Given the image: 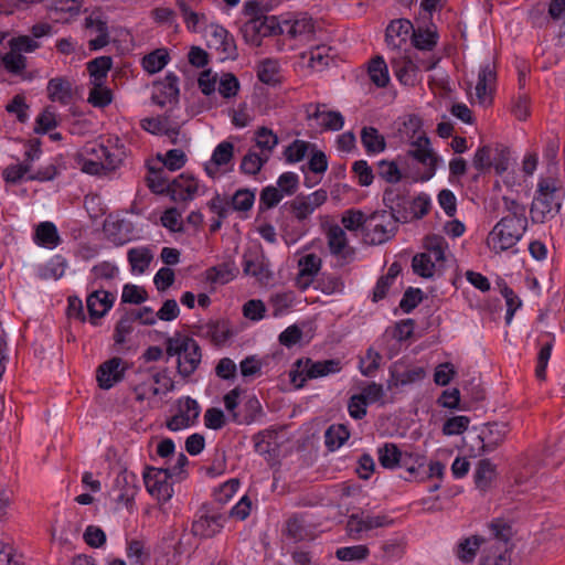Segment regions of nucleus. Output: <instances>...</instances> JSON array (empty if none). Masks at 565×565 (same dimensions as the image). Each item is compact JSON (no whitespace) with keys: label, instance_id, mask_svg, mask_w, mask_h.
Segmentation results:
<instances>
[{"label":"nucleus","instance_id":"f257e3e1","mask_svg":"<svg viewBox=\"0 0 565 565\" xmlns=\"http://www.w3.org/2000/svg\"><path fill=\"white\" fill-rule=\"evenodd\" d=\"M564 190L553 178H540L530 213L534 223L553 218L562 207Z\"/></svg>","mask_w":565,"mask_h":565},{"label":"nucleus","instance_id":"f03ea898","mask_svg":"<svg viewBox=\"0 0 565 565\" xmlns=\"http://www.w3.org/2000/svg\"><path fill=\"white\" fill-rule=\"evenodd\" d=\"M168 356H178L177 370L180 376H191L201 363V348L198 342L189 335L175 333L166 341Z\"/></svg>","mask_w":565,"mask_h":565},{"label":"nucleus","instance_id":"7ed1b4c3","mask_svg":"<svg viewBox=\"0 0 565 565\" xmlns=\"http://www.w3.org/2000/svg\"><path fill=\"white\" fill-rule=\"evenodd\" d=\"M342 369L341 361L338 359L312 361L311 359H299L295 362L294 369L289 373L291 383L296 388L303 387L308 380L328 376L339 373Z\"/></svg>","mask_w":565,"mask_h":565},{"label":"nucleus","instance_id":"20e7f679","mask_svg":"<svg viewBox=\"0 0 565 565\" xmlns=\"http://www.w3.org/2000/svg\"><path fill=\"white\" fill-rule=\"evenodd\" d=\"M527 230V225L518 221L501 218L490 231L487 245L495 254L513 249Z\"/></svg>","mask_w":565,"mask_h":565},{"label":"nucleus","instance_id":"39448f33","mask_svg":"<svg viewBox=\"0 0 565 565\" xmlns=\"http://www.w3.org/2000/svg\"><path fill=\"white\" fill-rule=\"evenodd\" d=\"M245 9L252 15L245 24V35H250L254 44L260 45L262 38L285 33V28L275 15L260 13L259 4L256 1L246 2Z\"/></svg>","mask_w":565,"mask_h":565},{"label":"nucleus","instance_id":"423d86ee","mask_svg":"<svg viewBox=\"0 0 565 565\" xmlns=\"http://www.w3.org/2000/svg\"><path fill=\"white\" fill-rule=\"evenodd\" d=\"M509 163L510 150L501 143L479 147L472 159L473 168L480 173L489 172L493 168L501 175L508 170Z\"/></svg>","mask_w":565,"mask_h":565},{"label":"nucleus","instance_id":"0eeeda50","mask_svg":"<svg viewBox=\"0 0 565 565\" xmlns=\"http://www.w3.org/2000/svg\"><path fill=\"white\" fill-rule=\"evenodd\" d=\"M391 66L397 79L404 84L412 86L415 84L417 78V72L420 70L430 71L433 70L438 60L430 57L427 61L418 57L414 58L406 52H395L390 58Z\"/></svg>","mask_w":565,"mask_h":565},{"label":"nucleus","instance_id":"6e6552de","mask_svg":"<svg viewBox=\"0 0 565 565\" xmlns=\"http://www.w3.org/2000/svg\"><path fill=\"white\" fill-rule=\"evenodd\" d=\"M491 531L494 543L489 553L482 558L481 565H510L511 558L509 552L512 548L511 527L500 520L491 523Z\"/></svg>","mask_w":565,"mask_h":565},{"label":"nucleus","instance_id":"1a4fd4ad","mask_svg":"<svg viewBox=\"0 0 565 565\" xmlns=\"http://www.w3.org/2000/svg\"><path fill=\"white\" fill-rule=\"evenodd\" d=\"M10 51L2 55V65L3 67L13 75L22 76L23 79L26 77L23 76L26 60L23 53H31L39 47V43L31 39L28 35H21L18 38H12L9 41Z\"/></svg>","mask_w":565,"mask_h":565},{"label":"nucleus","instance_id":"9d476101","mask_svg":"<svg viewBox=\"0 0 565 565\" xmlns=\"http://www.w3.org/2000/svg\"><path fill=\"white\" fill-rule=\"evenodd\" d=\"M397 223L395 216L387 211H375L369 215L367 225L364 232V238L369 244L380 245L391 239L396 231Z\"/></svg>","mask_w":565,"mask_h":565},{"label":"nucleus","instance_id":"9b49d317","mask_svg":"<svg viewBox=\"0 0 565 565\" xmlns=\"http://www.w3.org/2000/svg\"><path fill=\"white\" fill-rule=\"evenodd\" d=\"M173 472L169 468L146 467L143 481L147 491L158 502H168L173 495V487L170 481Z\"/></svg>","mask_w":565,"mask_h":565},{"label":"nucleus","instance_id":"f8f14e48","mask_svg":"<svg viewBox=\"0 0 565 565\" xmlns=\"http://www.w3.org/2000/svg\"><path fill=\"white\" fill-rule=\"evenodd\" d=\"M327 200V191L319 189L308 195H297L294 200L285 204V209H287L297 221L302 222L307 220L319 206L324 204Z\"/></svg>","mask_w":565,"mask_h":565},{"label":"nucleus","instance_id":"ddd939ff","mask_svg":"<svg viewBox=\"0 0 565 565\" xmlns=\"http://www.w3.org/2000/svg\"><path fill=\"white\" fill-rule=\"evenodd\" d=\"M201 413L199 403L190 396L181 397L177 402V413L167 422L171 431H179L195 424Z\"/></svg>","mask_w":565,"mask_h":565},{"label":"nucleus","instance_id":"4468645a","mask_svg":"<svg viewBox=\"0 0 565 565\" xmlns=\"http://www.w3.org/2000/svg\"><path fill=\"white\" fill-rule=\"evenodd\" d=\"M409 193L405 186H387L383 192V203L390 210L388 214L395 216L401 223H407V206Z\"/></svg>","mask_w":565,"mask_h":565},{"label":"nucleus","instance_id":"2eb2a0df","mask_svg":"<svg viewBox=\"0 0 565 565\" xmlns=\"http://www.w3.org/2000/svg\"><path fill=\"white\" fill-rule=\"evenodd\" d=\"M224 521V516L220 513L200 510L192 522L191 532L200 539H211L222 531Z\"/></svg>","mask_w":565,"mask_h":565},{"label":"nucleus","instance_id":"dca6fc26","mask_svg":"<svg viewBox=\"0 0 565 565\" xmlns=\"http://www.w3.org/2000/svg\"><path fill=\"white\" fill-rule=\"evenodd\" d=\"M497 72L494 64L490 61L480 65L478 81L476 85V98L482 106H489L492 103Z\"/></svg>","mask_w":565,"mask_h":565},{"label":"nucleus","instance_id":"f3484780","mask_svg":"<svg viewBox=\"0 0 565 565\" xmlns=\"http://www.w3.org/2000/svg\"><path fill=\"white\" fill-rule=\"evenodd\" d=\"M507 434L508 425L504 423L486 424L478 435L480 441L478 455L481 456L494 451L503 443Z\"/></svg>","mask_w":565,"mask_h":565},{"label":"nucleus","instance_id":"a211bd4d","mask_svg":"<svg viewBox=\"0 0 565 565\" xmlns=\"http://www.w3.org/2000/svg\"><path fill=\"white\" fill-rule=\"evenodd\" d=\"M414 31L413 24L407 19L392 21L386 28L385 42L388 49L395 53L401 52L406 45L411 32Z\"/></svg>","mask_w":565,"mask_h":565},{"label":"nucleus","instance_id":"6ab92c4d","mask_svg":"<svg viewBox=\"0 0 565 565\" xmlns=\"http://www.w3.org/2000/svg\"><path fill=\"white\" fill-rule=\"evenodd\" d=\"M309 119H316L326 130L338 131L344 125V118L341 113L335 110H327L324 104H309L306 107Z\"/></svg>","mask_w":565,"mask_h":565},{"label":"nucleus","instance_id":"aec40b11","mask_svg":"<svg viewBox=\"0 0 565 565\" xmlns=\"http://www.w3.org/2000/svg\"><path fill=\"white\" fill-rule=\"evenodd\" d=\"M201 185L199 181L190 174L182 173L171 181V200L190 201L200 194Z\"/></svg>","mask_w":565,"mask_h":565},{"label":"nucleus","instance_id":"412c9836","mask_svg":"<svg viewBox=\"0 0 565 565\" xmlns=\"http://www.w3.org/2000/svg\"><path fill=\"white\" fill-rule=\"evenodd\" d=\"M124 361L120 358H113L102 363L97 369V382L100 388L109 390L124 376Z\"/></svg>","mask_w":565,"mask_h":565},{"label":"nucleus","instance_id":"4be33fe9","mask_svg":"<svg viewBox=\"0 0 565 565\" xmlns=\"http://www.w3.org/2000/svg\"><path fill=\"white\" fill-rule=\"evenodd\" d=\"M409 154L427 168L428 172L426 179L434 175L436 171L437 157L430 148L429 139L426 136L420 135L412 142Z\"/></svg>","mask_w":565,"mask_h":565},{"label":"nucleus","instance_id":"5701e85b","mask_svg":"<svg viewBox=\"0 0 565 565\" xmlns=\"http://www.w3.org/2000/svg\"><path fill=\"white\" fill-rule=\"evenodd\" d=\"M85 153L89 159L103 161L108 171L117 169L122 163V152L120 150H110L104 142H89L85 147Z\"/></svg>","mask_w":565,"mask_h":565},{"label":"nucleus","instance_id":"b1692460","mask_svg":"<svg viewBox=\"0 0 565 565\" xmlns=\"http://www.w3.org/2000/svg\"><path fill=\"white\" fill-rule=\"evenodd\" d=\"M234 156V146L230 141H222L214 149L211 160L205 163V172L215 179L221 173V168L228 164Z\"/></svg>","mask_w":565,"mask_h":565},{"label":"nucleus","instance_id":"393cba45","mask_svg":"<svg viewBox=\"0 0 565 565\" xmlns=\"http://www.w3.org/2000/svg\"><path fill=\"white\" fill-rule=\"evenodd\" d=\"M114 299L113 294L105 290H95L88 295L86 307L93 324H96L95 320L105 316L111 308Z\"/></svg>","mask_w":565,"mask_h":565},{"label":"nucleus","instance_id":"a878e982","mask_svg":"<svg viewBox=\"0 0 565 565\" xmlns=\"http://www.w3.org/2000/svg\"><path fill=\"white\" fill-rule=\"evenodd\" d=\"M299 273L297 276V285L305 290L312 282L313 277L321 268V258L316 254H307L298 262Z\"/></svg>","mask_w":565,"mask_h":565},{"label":"nucleus","instance_id":"bb28decb","mask_svg":"<svg viewBox=\"0 0 565 565\" xmlns=\"http://www.w3.org/2000/svg\"><path fill=\"white\" fill-rule=\"evenodd\" d=\"M406 457L413 458L412 455L405 454L392 443H386L377 449V459L380 465L386 469H394L399 466H406Z\"/></svg>","mask_w":565,"mask_h":565},{"label":"nucleus","instance_id":"cd10ccee","mask_svg":"<svg viewBox=\"0 0 565 565\" xmlns=\"http://www.w3.org/2000/svg\"><path fill=\"white\" fill-rule=\"evenodd\" d=\"M47 96L52 102L68 105L73 99L72 83L64 77H55L47 83Z\"/></svg>","mask_w":565,"mask_h":565},{"label":"nucleus","instance_id":"c85d7f7f","mask_svg":"<svg viewBox=\"0 0 565 565\" xmlns=\"http://www.w3.org/2000/svg\"><path fill=\"white\" fill-rule=\"evenodd\" d=\"M35 244L39 246L53 249L61 243L57 228L52 222H41L34 232L33 237Z\"/></svg>","mask_w":565,"mask_h":565},{"label":"nucleus","instance_id":"c756f323","mask_svg":"<svg viewBox=\"0 0 565 565\" xmlns=\"http://www.w3.org/2000/svg\"><path fill=\"white\" fill-rule=\"evenodd\" d=\"M328 246L332 255L347 258L351 254L344 230L339 225H332L327 233Z\"/></svg>","mask_w":565,"mask_h":565},{"label":"nucleus","instance_id":"7c9ffc66","mask_svg":"<svg viewBox=\"0 0 565 565\" xmlns=\"http://www.w3.org/2000/svg\"><path fill=\"white\" fill-rule=\"evenodd\" d=\"M426 372L420 366L401 371L397 364L391 369V382L394 386H405L422 381Z\"/></svg>","mask_w":565,"mask_h":565},{"label":"nucleus","instance_id":"2f4dec72","mask_svg":"<svg viewBox=\"0 0 565 565\" xmlns=\"http://www.w3.org/2000/svg\"><path fill=\"white\" fill-rule=\"evenodd\" d=\"M426 252L423 254H430V259L436 262L438 269L443 268L446 262V252L448 244L440 235H429L425 238Z\"/></svg>","mask_w":565,"mask_h":565},{"label":"nucleus","instance_id":"473e14b6","mask_svg":"<svg viewBox=\"0 0 565 565\" xmlns=\"http://www.w3.org/2000/svg\"><path fill=\"white\" fill-rule=\"evenodd\" d=\"M258 79L267 85H277L281 82V70L279 62L273 58H266L259 62L257 66Z\"/></svg>","mask_w":565,"mask_h":565},{"label":"nucleus","instance_id":"72a5a7b5","mask_svg":"<svg viewBox=\"0 0 565 565\" xmlns=\"http://www.w3.org/2000/svg\"><path fill=\"white\" fill-rule=\"evenodd\" d=\"M281 25L285 28V33L294 39L311 34L315 29L312 19L307 14H300L292 21H284Z\"/></svg>","mask_w":565,"mask_h":565},{"label":"nucleus","instance_id":"f704fd0d","mask_svg":"<svg viewBox=\"0 0 565 565\" xmlns=\"http://www.w3.org/2000/svg\"><path fill=\"white\" fill-rule=\"evenodd\" d=\"M171 181L167 171L161 168L158 170L150 169L149 174L146 178L147 185L149 189L157 194L167 193L170 195Z\"/></svg>","mask_w":565,"mask_h":565},{"label":"nucleus","instance_id":"c9c22d12","mask_svg":"<svg viewBox=\"0 0 565 565\" xmlns=\"http://www.w3.org/2000/svg\"><path fill=\"white\" fill-rule=\"evenodd\" d=\"M149 377L154 382V384L158 385L149 387V391H151V396L167 394L174 390V382L170 376V371L167 367L152 370L149 374Z\"/></svg>","mask_w":565,"mask_h":565},{"label":"nucleus","instance_id":"e433bc0d","mask_svg":"<svg viewBox=\"0 0 565 565\" xmlns=\"http://www.w3.org/2000/svg\"><path fill=\"white\" fill-rule=\"evenodd\" d=\"M160 86L162 87L161 93L164 95L163 98H161L159 95H153L152 100L159 105L164 106L168 102H177L179 96V87H178V77L169 73L166 75L162 83H160Z\"/></svg>","mask_w":565,"mask_h":565},{"label":"nucleus","instance_id":"4c0bfd02","mask_svg":"<svg viewBox=\"0 0 565 565\" xmlns=\"http://www.w3.org/2000/svg\"><path fill=\"white\" fill-rule=\"evenodd\" d=\"M361 142L367 153H380L385 149V139L374 127H364L361 131Z\"/></svg>","mask_w":565,"mask_h":565},{"label":"nucleus","instance_id":"58836bf2","mask_svg":"<svg viewBox=\"0 0 565 565\" xmlns=\"http://www.w3.org/2000/svg\"><path fill=\"white\" fill-rule=\"evenodd\" d=\"M111 67V58L109 56H99L88 62L87 68L92 77L94 86H100Z\"/></svg>","mask_w":565,"mask_h":565},{"label":"nucleus","instance_id":"ea45409f","mask_svg":"<svg viewBox=\"0 0 565 565\" xmlns=\"http://www.w3.org/2000/svg\"><path fill=\"white\" fill-rule=\"evenodd\" d=\"M295 303V295L292 291H284L273 294L268 299L271 315L275 318L285 315Z\"/></svg>","mask_w":565,"mask_h":565},{"label":"nucleus","instance_id":"a19ab883","mask_svg":"<svg viewBox=\"0 0 565 565\" xmlns=\"http://www.w3.org/2000/svg\"><path fill=\"white\" fill-rule=\"evenodd\" d=\"M350 437V431L343 424L331 425L324 433V444L331 451L339 449Z\"/></svg>","mask_w":565,"mask_h":565},{"label":"nucleus","instance_id":"79ce46f5","mask_svg":"<svg viewBox=\"0 0 565 565\" xmlns=\"http://www.w3.org/2000/svg\"><path fill=\"white\" fill-rule=\"evenodd\" d=\"M255 143L260 149V154L269 160L273 150L278 145V137L273 130L260 127L255 132Z\"/></svg>","mask_w":565,"mask_h":565},{"label":"nucleus","instance_id":"37998d69","mask_svg":"<svg viewBox=\"0 0 565 565\" xmlns=\"http://www.w3.org/2000/svg\"><path fill=\"white\" fill-rule=\"evenodd\" d=\"M128 260L132 271L142 274L150 265L153 255L148 247H137L128 250Z\"/></svg>","mask_w":565,"mask_h":565},{"label":"nucleus","instance_id":"c03bdc74","mask_svg":"<svg viewBox=\"0 0 565 565\" xmlns=\"http://www.w3.org/2000/svg\"><path fill=\"white\" fill-rule=\"evenodd\" d=\"M495 466L489 459L480 460L475 471L477 488L486 490L495 478Z\"/></svg>","mask_w":565,"mask_h":565},{"label":"nucleus","instance_id":"a18cd8bd","mask_svg":"<svg viewBox=\"0 0 565 565\" xmlns=\"http://www.w3.org/2000/svg\"><path fill=\"white\" fill-rule=\"evenodd\" d=\"M369 75L377 87H385L390 82L388 68L382 56L374 57L369 66Z\"/></svg>","mask_w":565,"mask_h":565},{"label":"nucleus","instance_id":"49530a36","mask_svg":"<svg viewBox=\"0 0 565 565\" xmlns=\"http://www.w3.org/2000/svg\"><path fill=\"white\" fill-rule=\"evenodd\" d=\"M277 433L275 430H263L253 437L254 449L259 455H271L275 451Z\"/></svg>","mask_w":565,"mask_h":565},{"label":"nucleus","instance_id":"de8ad7c7","mask_svg":"<svg viewBox=\"0 0 565 565\" xmlns=\"http://www.w3.org/2000/svg\"><path fill=\"white\" fill-rule=\"evenodd\" d=\"M315 146L308 141L296 139L284 151V156L288 163L300 162L308 154L309 150H313Z\"/></svg>","mask_w":565,"mask_h":565},{"label":"nucleus","instance_id":"09e8293b","mask_svg":"<svg viewBox=\"0 0 565 565\" xmlns=\"http://www.w3.org/2000/svg\"><path fill=\"white\" fill-rule=\"evenodd\" d=\"M169 61V54L166 50H156L142 58V67L149 74L160 72Z\"/></svg>","mask_w":565,"mask_h":565},{"label":"nucleus","instance_id":"8fccbe9b","mask_svg":"<svg viewBox=\"0 0 565 565\" xmlns=\"http://www.w3.org/2000/svg\"><path fill=\"white\" fill-rule=\"evenodd\" d=\"M412 268L414 273L424 278L434 276L435 270L438 269L436 262L430 259V254H416L412 259Z\"/></svg>","mask_w":565,"mask_h":565},{"label":"nucleus","instance_id":"3c124183","mask_svg":"<svg viewBox=\"0 0 565 565\" xmlns=\"http://www.w3.org/2000/svg\"><path fill=\"white\" fill-rule=\"evenodd\" d=\"M196 335L210 339L215 344L223 343L228 337L224 327L215 321L198 327Z\"/></svg>","mask_w":565,"mask_h":565},{"label":"nucleus","instance_id":"603ef678","mask_svg":"<svg viewBox=\"0 0 565 565\" xmlns=\"http://www.w3.org/2000/svg\"><path fill=\"white\" fill-rule=\"evenodd\" d=\"M437 33L429 29L418 28L412 34L414 46L420 51H431L437 44Z\"/></svg>","mask_w":565,"mask_h":565},{"label":"nucleus","instance_id":"864d4df0","mask_svg":"<svg viewBox=\"0 0 565 565\" xmlns=\"http://www.w3.org/2000/svg\"><path fill=\"white\" fill-rule=\"evenodd\" d=\"M367 220L369 215H365L362 211L350 209L343 213L341 222L343 227L348 231L362 230L364 233Z\"/></svg>","mask_w":565,"mask_h":565},{"label":"nucleus","instance_id":"5fc2aeb1","mask_svg":"<svg viewBox=\"0 0 565 565\" xmlns=\"http://www.w3.org/2000/svg\"><path fill=\"white\" fill-rule=\"evenodd\" d=\"M231 205V212H246L253 207L255 201V193L247 190H237L231 199H228Z\"/></svg>","mask_w":565,"mask_h":565},{"label":"nucleus","instance_id":"6e6d98bb","mask_svg":"<svg viewBox=\"0 0 565 565\" xmlns=\"http://www.w3.org/2000/svg\"><path fill=\"white\" fill-rule=\"evenodd\" d=\"M430 207V200L427 195H418L414 199L409 198V203L407 206V222L412 220H418L425 216Z\"/></svg>","mask_w":565,"mask_h":565},{"label":"nucleus","instance_id":"4d7b16f0","mask_svg":"<svg viewBox=\"0 0 565 565\" xmlns=\"http://www.w3.org/2000/svg\"><path fill=\"white\" fill-rule=\"evenodd\" d=\"M235 277V269L228 264L214 266L206 271V278L213 284L225 285Z\"/></svg>","mask_w":565,"mask_h":565},{"label":"nucleus","instance_id":"13d9d810","mask_svg":"<svg viewBox=\"0 0 565 565\" xmlns=\"http://www.w3.org/2000/svg\"><path fill=\"white\" fill-rule=\"evenodd\" d=\"M377 175L387 183L396 184L402 179V172L395 161L381 160L377 163Z\"/></svg>","mask_w":565,"mask_h":565},{"label":"nucleus","instance_id":"bf43d9fd","mask_svg":"<svg viewBox=\"0 0 565 565\" xmlns=\"http://www.w3.org/2000/svg\"><path fill=\"white\" fill-rule=\"evenodd\" d=\"M268 161L267 157L255 151H248L242 160L241 170L246 174H256L263 166Z\"/></svg>","mask_w":565,"mask_h":565},{"label":"nucleus","instance_id":"052dcab7","mask_svg":"<svg viewBox=\"0 0 565 565\" xmlns=\"http://www.w3.org/2000/svg\"><path fill=\"white\" fill-rule=\"evenodd\" d=\"M56 126V113L53 107L49 106L36 117L34 131L36 134H46Z\"/></svg>","mask_w":565,"mask_h":565},{"label":"nucleus","instance_id":"680f3d73","mask_svg":"<svg viewBox=\"0 0 565 565\" xmlns=\"http://www.w3.org/2000/svg\"><path fill=\"white\" fill-rule=\"evenodd\" d=\"M482 542L483 539L478 535L463 540L458 546V557L465 562L472 561Z\"/></svg>","mask_w":565,"mask_h":565},{"label":"nucleus","instance_id":"e2e57ef3","mask_svg":"<svg viewBox=\"0 0 565 565\" xmlns=\"http://www.w3.org/2000/svg\"><path fill=\"white\" fill-rule=\"evenodd\" d=\"M343 288L342 279L335 275H322L316 285V289L326 295L342 292Z\"/></svg>","mask_w":565,"mask_h":565},{"label":"nucleus","instance_id":"0e129e2a","mask_svg":"<svg viewBox=\"0 0 565 565\" xmlns=\"http://www.w3.org/2000/svg\"><path fill=\"white\" fill-rule=\"evenodd\" d=\"M335 555L344 562L362 561L367 557L369 548L365 545L345 546L338 548Z\"/></svg>","mask_w":565,"mask_h":565},{"label":"nucleus","instance_id":"69168bd1","mask_svg":"<svg viewBox=\"0 0 565 565\" xmlns=\"http://www.w3.org/2000/svg\"><path fill=\"white\" fill-rule=\"evenodd\" d=\"M127 556L131 565H143L149 559V552L145 550L141 541L132 540L128 543Z\"/></svg>","mask_w":565,"mask_h":565},{"label":"nucleus","instance_id":"338daca9","mask_svg":"<svg viewBox=\"0 0 565 565\" xmlns=\"http://www.w3.org/2000/svg\"><path fill=\"white\" fill-rule=\"evenodd\" d=\"M66 269V262L61 256L53 257L42 269L41 276L45 279H60Z\"/></svg>","mask_w":565,"mask_h":565},{"label":"nucleus","instance_id":"774afa93","mask_svg":"<svg viewBox=\"0 0 565 565\" xmlns=\"http://www.w3.org/2000/svg\"><path fill=\"white\" fill-rule=\"evenodd\" d=\"M382 355L370 348L364 358L360 360V371L365 376H372L380 366Z\"/></svg>","mask_w":565,"mask_h":565}]
</instances>
